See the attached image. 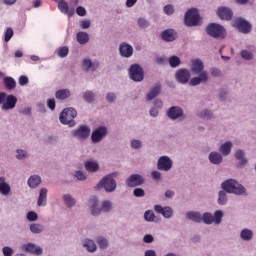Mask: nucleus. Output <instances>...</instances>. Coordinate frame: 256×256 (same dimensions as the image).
Instances as JSON below:
<instances>
[{
  "label": "nucleus",
  "mask_w": 256,
  "mask_h": 256,
  "mask_svg": "<svg viewBox=\"0 0 256 256\" xmlns=\"http://www.w3.org/2000/svg\"><path fill=\"white\" fill-rule=\"evenodd\" d=\"M235 157L240 161L239 165H247V158H245V152L243 150L236 151Z\"/></svg>",
  "instance_id": "39"
},
{
  "label": "nucleus",
  "mask_w": 256,
  "mask_h": 256,
  "mask_svg": "<svg viewBox=\"0 0 256 256\" xmlns=\"http://www.w3.org/2000/svg\"><path fill=\"white\" fill-rule=\"evenodd\" d=\"M231 147H233V143L231 141L225 142L224 144L220 145L219 151L227 157L231 153Z\"/></svg>",
  "instance_id": "35"
},
{
  "label": "nucleus",
  "mask_w": 256,
  "mask_h": 256,
  "mask_svg": "<svg viewBox=\"0 0 256 256\" xmlns=\"http://www.w3.org/2000/svg\"><path fill=\"white\" fill-rule=\"evenodd\" d=\"M0 193L2 195H9L11 193V186L5 182L4 177H0Z\"/></svg>",
  "instance_id": "33"
},
{
  "label": "nucleus",
  "mask_w": 256,
  "mask_h": 256,
  "mask_svg": "<svg viewBox=\"0 0 256 256\" xmlns=\"http://www.w3.org/2000/svg\"><path fill=\"white\" fill-rule=\"evenodd\" d=\"M13 35H14L13 28L11 27L6 28L4 32L5 43H9V41H11V39L13 38Z\"/></svg>",
  "instance_id": "46"
},
{
  "label": "nucleus",
  "mask_w": 256,
  "mask_h": 256,
  "mask_svg": "<svg viewBox=\"0 0 256 256\" xmlns=\"http://www.w3.org/2000/svg\"><path fill=\"white\" fill-rule=\"evenodd\" d=\"M198 117H201V119H205L206 121H211V119H215V114L213 113V110L203 109L198 112Z\"/></svg>",
  "instance_id": "29"
},
{
  "label": "nucleus",
  "mask_w": 256,
  "mask_h": 256,
  "mask_svg": "<svg viewBox=\"0 0 256 256\" xmlns=\"http://www.w3.org/2000/svg\"><path fill=\"white\" fill-rule=\"evenodd\" d=\"M187 219L194 221L195 223H201L202 217L199 212H187L186 214Z\"/></svg>",
  "instance_id": "37"
},
{
  "label": "nucleus",
  "mask_w": 256,
  "mask_h": 256,
  "mask_svg": "<svg viewBox=\"0 0 256 256\" xmlns=\"http://www.w3.org/2000/svg\"><path fill=\"white\" fill-rule=\"evenodd\" d=\"M64 202L67 207H73L75 205V198L69 194L64 195Z\"/></svg>",
  "instance_id": "49"
},
{
  "label": "nucleus",
  "mask_w": 256,
  "mask_h": 256,
  "mask_svg": "<svg viewBox=\"0 0 256 256\" xmlns=\"http://www.w3.org/2000/svg\"><path fill=\"white\" fill-rule=\"evenodd\" d=\"M18 83L21 87H25L29 83V77L22 75L18 78Z\"/></svg>",
  "instance_id": "54"
},
{
  "label": "nucleus",
  "mask_w": 256,
  "mask_h": 256,
  "mask_svg": "<svg viewBox=\"0 0 256 256\" xmlns=\"http://www.w3.org/2000/svg\"><path fill=\"white\" fill-rule=\"evenodd\" d=\"M55 97H56V99H58V101H65V99H69V97H71V90L60 89V90L56 91Z\"/></svg>",
  "instance_id": "26"
},
{
  "label": "nucleus",
  "mask_w": 256,
  "mask_h": 256,
  "mask_svg": "<svg viewBox=\"0 0 256 256\" xmlns=\"http://www.w3.org/2000/svg\"><path fill=\"white\" fill-rule=\"evenodd\" d=\"M221 187L226 193H234V195H243L245 193V187L234 179L226 180L222 183Z\"/></svg>",
  "instance_id": "3"
},
{
  "label": "nucleus",
  "mask_w": 256,
  "mask_h": 256,
  "mask_svg": "<svg viewBox=\"0 0 256 256\" xmlns=\"http://www.w3.org/2000/svg\"><path fill=\"white\" fill-rule=\"evenodd\" d=\"M219 198H218V204L219 205H225V203H227V193L225 192V190H221L219 192Z\"/></svg>",
  "instance_id": "50"
},
{
  "label": "nucleus",
  "mask_w": 256,
  "mask_h": 256,
  "mask_svg": "<svg viewBox=\"0 0 256 256\" xmlns=\"http://www.w3.org/2000/svg\"><path fill=\"white\" fill-rule=\"evenodd\" d=\"M128 75L135 83H141L145 79V72L139 64H132L128 69Z\"/></svg>",
  "instance_id": "6"
},
{
  "label": "nucleus",
  "mask_w": 256,
  "mask_h": 256,
  "mask_svg": "<svg viewBox=\"0 0 256 256\" xmlns=\"http://www.w3.org/2000/svg\"><path fill=\"white\" fill-rule=\"evenodd\" d=\"M58 9L60 13L67 15V17H73L75 15V9H69V3H67L65 0H60L58 2Z\"/></svg>",
  "instance_id": "19"
},
{
  "label": "nucleus",
  "mask_w": 256,
  "mask_h": 256,
  "mask_svg": "<svg viewBox=\"0 0 256 256\" xmlns=\"http://www.w3.org/2000/svg\"><path fill=\"white\" fill-rule=\"evenodd\" d=\"M90 203H91V213L94 217H97L99 215H101V211H105V213H109V210L111 209L112 205H111V202L109 201H104L102 203V207L101 209H98L97 208V205L99 203V200H97V197H92L90 199Z\"/></svg>",
  "instance_id": "8"
},
{
  "label": "nucleus",
  "mask_w": 256,
  "mask_h": 256,
  "mask_svg": "<svg viewBox=\"0 0 256 256\" xmlns=\"http://www.w3.org/2000/svg\"><path fill=\"white\" fill-rule=\"evenodd\" d=\"M141 146H142L141 141H139V140H132L131 141L132 149H141Z\"/></svg>",
  "instance_id": "62"
},
{
  "label": "nucleus",
  "mask_w": 256,
  "mask_h": 256,
  "mask_svg": "<svg viewBox=\"0 0 256 256\" xmlns=\"http://www.w3.org/2000/svg\"><path fill=\"white\" fill-rule=\"evenodd\" d=\"M99 60L93 59L89 56L82 58L81 60V69L84 73H95L100 67Z\"/></svg>",
  "instance_id": "5"
},
{
  "label": "nucleus",
  "mask_w": 256,
  "mask_h": 256,
  "mask_svg": "<svg viewBox=\"0 0 256 256\" xmlns=\"http://www.w3.org/2000/svg\"><path fill=\"white\" fill-rule=\"evenodd\" d=\"M159 93H161V86L155 85L153 88L150 89V91L146 95L147 101H153V99H155V97H157Z\"/></svg>",
  "instance_id": "28"
},
{
  "label": "nucleus",
  "mask_w": 256,
  "mask_h": 256,
  "mask_svg": "<svg viewBox=\"0 0 256 256\" xmlns=\"http://www.w3.org/2000/svg\"><path fill=\"white\" fill-rule=\"evenodd\" d=\"M209 161L213 163V165H219L223 161V156L218 152H211L209 154Z\"/></svg>",
  "instance_id": "34"
},
{
  "label": "nucleus",
  "mask_w": 256,
  "mask_h": 256,
  "mask_svg": "<svg viewBox=\"0 0 256 256\" xmlns=\"http://www.w3.org/2000/svg\"><path fill=\"white\" fill-rule=\"evenodd\" d=\"M151 176L155 181H161V172L152 171Z\"/></svg>",
  "instance_id": "63"
},
{
  "label": "nucleus",
  "mask_w": 256,
  "mask_h": 256,
  "mask_svg": "<svg viewBox=\"0 0 256 256\" xmlns=\"http://www.w3.org/2000/svg\"><path fill=\"white\" fill-rule=\"evenodd\" d=\"M107 135V129H96L93 131L91 139L93 143H99Z\"/></svg>",
  "instance_id": "24"
},
{
  "label": "nucleus",
  "mask_w": 256,
  "mask_h": 256,
  "mask_svg": "<svg viewBox=\"0 0 256 256\" xmlns=\"http://www.w3.org/2000/svg\"><path fill=\"white\" fill-rule=\"evenodd\" d=\"M150 117H158L159 116V108L152 107L149 111Z\"/></svg>",
  "instance_id": "64"
},
{
  "label": "nucleus",
  "mask_w": 256,
  "mask_h": 256,
  "mask_svg": "<svg viewBox=\"0 0 256 256\" xmlns=\"http://www.w3.org/2000/svg\"><path fill=\"white\" fill-rule=\"evenodd\" d=\"M81 29H89L91 27V20L83 19L80 20Z\"/></svg>",
  "instance_id": "57"
},
{
  "label": "nucleus",
  "mask_w": 256,
  "mask_h": 256,
  "mask_svg": "<svg viewBox=\"0 0 256 256\" xmlns=\"http://www.w3.org/2000/svg\"><path fill=\"white\" fill-rule=\"evenodd\" d=\"M161 38L163 41L171 43V41H175L177 39V32L173 29H167L161 32Z\"/></svg>",
  "instance_id": "21"
},
{
  "label": "nucleus",
  "mask_w": 256,
  "mask_h": 256,
  "mask_svg": "<svg viewBox=\"0 0 256 256\" xmlns=\"http://www.w3.org/2000/svg\"><path fill=\"white\" fill-rule=\"evenodd\" d=\"M202 221L206 223V225H211L213 223V214L206 212L203 214Z\"/></svg>",
  "instance_id": "51"
},
{
  "label": "nucleus",
  "mask_w": 256,
  "mask_h": 256,
  "mask_svg": "<svg viewBox=\"0 0 256 256\" xmlns=\"http://www.w3.org/2000/svg\"><path fill=\"white\" fill-rule=\"evenodd\" d=\"M144 219H145V221H148L149 223L155 221V219H156L155 212H153V210H147L144 213Z\"/></svg>",
  "instance_id": "47"
},
{
  "label": "nucleus",
  "mask_w": 256,
  "mask_h": 256,
  "mask_svg": "<svg viewBox=\"0 0 256 256\" xmlns=\"http://www.w3.org/2000/svg\"><path fill=\"white\" fill-rule=\"evenodd\" d=\"M107 103H115L117 101V94L114 92H109L106 94Z\"/></svg>",
  "instance_id": "53"
},
{
  "label": "nucleus",
  "mask_w": 256,
  "mask_h": 256,
  "mask_svg": "<svg viewBox=\"0 0 256 256\" xmlns=\"http://www.w3.org/2000/svg\"><path fill=\"white\" fill-rule=\"evenodd\" d=\"M97 243H98L100 249H107V247L109 246V242L107 241V239H105L103 237H99L97 239Z\"/></svg>",
  "instance_id": "52"
},
{
  "label": "nucleus",
  "mask_w": 256,
  "mask_h": 256,
  "mask_svg": "<svg viewBox=\"0 0 256 256\" xmlns=\"http://www.w3.org/2000/svg\"><path fill=\"white\" fill-rule=\"evenodd\" d=\"M217 15L219 19H222L224 21H231L233 19V10L229 7H219L217 9Z\"/></svg>",
  "instance_id": "17"
},
{
  "label": "nucleus",
  "mask_w": 256,
  "mask_h": 256,
  "mask_svg": "<svg viewBox=\"0 0 256 256\" xmlns=\"http://www.w3.org/2000/svg\"><path fill=\"white\" fill-rule=\"evenodd\" d=\"M154 211L156 213H160L165 217V219H170V217H173V209L171 207H162L161 205H155L154 206Z\"/></svg>",
  "instance_id": "20"
},
{
  "label": "nucleus",
  "mask_w": 256,
  "mask_h": 256,
  "mask_svg": "<svg viewBox=\"0 0 256 256\" xmlns=\"http://www.w3.org/2000/svg\"><path fill=\"white\" fill-rule=\"evenodd\" d=\"M163 13L171 17L175 13V6L173 4H167L163 7Z\"/></svg>",
  "instance_id": "43"
},
{
  "label": "nucleus",
  "mask_w": 256,
  "mask_h": 256,
  "mask_svg": "<svg viewBox=\"0 0 256 256\" xmlns=\"http://www.w3.org/2000/svg\"><path fill=\"white\" fill-rule=\"evenodd\" d=\"M166 115L172 121H177V119H185V113L183 112V108L179 106H172L170 107Z\"/></svg>",
  "instance_id": "13"
},
{
  "label": "nucleus",
  "mask_w": 256,
  "mask_h": 256,
  "mask_svg": "<svg viewBox=\"0 0 256 256\" xmlns=\"http://www.w3.org/2000/svg\"><path fill=\"white\" fill-rule=\"evenodd\" d=\"M44 227L41 224H31L30 231L34 234L43 233Z\"/></svg>",
  "instance_id": "44"
},
{
  "label": "nucleus",
  "mask_w": 256,
  "mask_h": 256,
  "mask_svg": "<svg viewBox=\"0 0 256 256\" xmlns=\"http://www.w3.org/2000/svg\"><path fill=\"white\" fill-rule=\"evenodd\" d=\"M168 61L170 67H172L173 69H176V67H179V65H181V58H179L178 56H171Z\"/></svg>",
  "instance_id": "42"
},
{
  "label": "nucleus",
  "mask_w": 256,
  "mask_h": 256,
  "mask_svg": "<svg viewBox=\"0 0 256 256\" xmlns=\"http://www.w3.org/2000/svg\"><path fill=\"white\" fill-rule=\"evenodd\" d=\"M28 185L31 189H36V187H39L41 185V176L39 175H32L28 179Z\"/></svg>",
  "instance_id": "32"
},
{
  "label": "nucleus",
  "mask_w": 256,
  "mask_h": 256,
  "mask_svg": "<svg viewBox=\"0 0 256 256\" xmlns=\"http://www.w3.org/2000/svg\"><path fill=\"white\" fill-rule=\"evenodd\" d=\"M84 247H86V249L90 253H93V252L97 251V244H95V242L93 240H86L84 242Z\"/></svg>",
  "instance_id": "41"
},
{
  "label": "nucleus",
  "mask_w": 256,
  "mask_h": 256,
  "mask_svg": "<svg viewBox=\"0 0 256 256\" xmlns=\"http://www.w3.org/2000/svg\"><path fill=\"white\" fill-rule=\"evenodd\" d=\"M57 55L61 59H64V57H67L69 55V47L64 46V47L58 48Z\"/></svg>",
  "instance_id": "45"
},
{
  "label": "nucleus",
  "mask_w": 256,
  "mask_h": 256,
  "mask_svg": "<svg viewBox=\"0 0 256 256\" xmlns=\"http://www.w3.org/2000/svg\"><path fill=\"white\" fill-rule=\"evenodd\" d=\"M17 106V97L15 95H8L6 97V101L1 106L2 111H13V109Z\"/></svg>",
  "instance_id": "16"
},
{
  "label": "nucleus",
  "mask_w": 256,
  "mask_h": 256,
  "mask_svg": "<svg viewBox=\"0 0 256 256\" xmlns=\"http://www.w3.org/2000/svg\"><path fill=\"white\" fill-rule=\"evenodd\" d=\"M84 167L86 171L90 173H96V171H99V164L92 160H88L84 162Z\"/></svg>",
  "instance_id": "27"
},
{
  "label": "nucleus",
  "mask_w": 256,
  "mask_h": 256,
  "mask_svg": "<svg viewBox=\"0 0 256 256\" xmlns=\"http://www.w3.org/2000/svg\"><path fill=\"white\" fill-rule=\"evenodd\" d=\"M240 57L243 61H253L255 59V47L247 46L240 51Z\"/></svg>",
  "instance_id": "18"
},
{
  "label": "nucleus",
  "mask_w": 256,
  "mask_h": 256,
  "mask_svg": "<svg viewBox=\"0 0 256 256\" xmlns=\"http://www.w3.org/2000/svg\"><path fill=\"white\" fill-rule=\"evenodd\" d=\"M134 197H145V190L142 188H136L133 191Z\"/></svg>",
  "instance_id": "58"
},
{
  "label": "nucleus",
  "mask_w": 256,
  "mask_h": 256,
  "mask_svg": "<svg viewBox=\"0 0 256 256\" xmlns=\"http://www.w3.org/2000/svg\"><path fill=\"white\" fill-rule=\"evenodd\" d=\"M184 23L186 27H197L201 24V16L199 10L192 8L189 9L184 16Z\"/></svg>",
  "instance_id": "4"
},
{
  "label": "nucleus",
  "mask_w": 256,
  "mask_h": 256,
  "mask_svg": "<svg viewBox=\"0 0 256 256\" xmlns=\"http://www.w3.org/2000/svg\"><path fill=\"white\" fill-rule=\"evenodd\" d=\"M233 27H235L240 33H244L247 35V33H251V23L247 21L245 18H236L233 21Z\"/></svg>",
  "instance_id": "11"
},
{
  "label": "nucleus",
  "mask_w": 256,
  "mask_h": 256,
  "mask_svg": "<svg viewBox=\"0 0 256 256\" xmlns=\"http://www.w3.org/2000/svg\"><path fill=\"white\" fill-rule=\"evenodd\" d=\"M206 33L214 39H224L225 38V28L217 23H211L206 27Z\"/></svg>",
  "instance_id": "9"
},
{
  "label": "nucleus",
  "mask_w": 256,
  "mask_h": 256,
  "mask_svg": "<svg viewBox=\"0 0 256 256\" xmlns=\"http://www.w3.org/2000/svg\"><path fill=\"white\" fill-rule=\"evenodd\" d=\"M118 52L123 59H131L133 53H135V49L129 42H122L118 46Z\"/></svg>",
  "instance_id": "12"
},
{
  "label": "nucleus",
  "mask_w": 256,
  "mask_h": 256,
  "mask_svg": "<svg viewBox=\"0 0 256 256\" xmlns=\"http://www.w3.org/2000/svg\"><path fill=\"white\" fill-rule=\"evenodd\" d=\"M91 135V130L89 129H78L73 131V136L77 139H87Z\"/></svg>",
  "instance_id": "30"
},
{
  "label": "nucleus",
  "mask_w": 256,
  "mask_h": 256,
  "mask_svg": "<svg viewBox=\"0 0 256 256\" xmlns=\"http://www.w3.org/2000/svg\"><path fill=\"white\" fill-rule=\"evenodd\" d=\"M27 219H28V221H37V219H38L37 213H35L33 211L28 212Z\"/></svg>",
  "instance_id": "61"
},
{
  "label": "nucleus",
  "mask_w": 256,
  "mask_h": 256,
  "mask_svg": "<svg viewBox=\"0 0 256 256\" xmlns=\"http://www.w3.org/2000/svg\"><path fill=\"white\" fill-rule=\"evenodd\" d=\"M218 96H219L220 101H225V99H227V90L220 89L218 92Z\"/></svg>",
  "instance_id": "60"
},
{
  "label": "nucleus",
  "mask_w": 256,
  "mask_h": 256,
  "mask_svg": "<svg viewBox=\"0 0 256 256\" xmlns=\"http://www.w3.org/2000/svg\"><path fill=\"white\" fill-rule=\"evenodd\" d=\"M75 117H77V110L75 108H65L59 115V121L62 125L75 127Z\"/></svg>",
  "instance_id": "2"
},
{
  "label": "nucleus",
  "mask_w": 256,
  "mask_h": 256,
  "mask_svg": "<svg viewBox=\"0 0 256 256\" xmlns=\"http://www.w3.org/2000/svg\"><path fill=\"white\" fill-rule=\"evenodd\" d=\"M37 205L38 207H43L47 205V188H42L40 190Z\"/></svg>",
  "instance_id": "31"
},
{
  "label": "nucleus",
  "mask_w": 256,
  "mask_h": 256,
  "mask_svg": "<svg viewBox=\"0 0 256 256\" xmlns=\"http://www.w3.org/2000/svg\"><path fill=\"white\" fill-rule=\"evenodd\" d=\"M74 177H76V179H78V181H85L87 179V175L85 173H83V171H81V170L76 171L74 174Z\"/></svg>",
  "instance_id": "55"
},
{
  "label": "nucleus",
  "mask_w": 256,
  "mask_h": 256,
  "mask_svg": "<svg viewBox=\"0 0 256 256\" xmlns=\"http://www.w3.org/2000/svg\"><path fill=\"white\" fill-rule=\"evenodd\" d=\"M76 41L79 45H87L89 43V33L80 31L76 34Z\"/></svg>",
  "instance_id": "25"
},
{
  "label": "nucleus",
  "mask_w": 256,
  "mask_h": 256,
  "mask_svg": "<svg viewBox=\"0 0 256 256\" xmlns=\"http://www.w3.org/2000/svg\"><path fill=\"white\" fill-rule=\"evenodd\" d=\"M190 72L193 75L190 82V87H197L203 83L209 82V72L205 69V63L199 58H193L189 62Z\"/></svg>",
  "instance_id": "1"
},
{
  "label": "nucleus",
  "mask_w": 256,
  "mask_h": 256,
  "mask_svg": "<svg viewBox=\"0 0 256 256\" xmlns=\"http://www.w3.org/2000/svg\"><path fill=\"white\" fill-rule=\"evenodd\" d=\"M240 237L243 241H251L253 239V230L243 229L240 233Z\"/></svg>",
  "instance_id": "38"
},
{
  "label": "nucleus",
  "mask_w": 256,
  "mask_h": 256,
  "mask_svg": "<svg viewBox=\"0 0 256 256\" xmlns=\"http://www.w3.org/2000/svg\"><path fill=\"white\" fill-rule=\"evenodd\" d=\"M23 249L24 251H26L27 253H31L32 255H41L43 253V249L33 243L24 244Z\"/></svg>",
  "instance_id": "22"
},
{
  "label": "nucleus",
  "mask_w": 256,
  "mask_h": 256,
  "mask_svg": "<svg viewBox=\"0 0 256 256\" xmlns=\"http://www.w3.org/2000/svg\"><path fill=\"white\" fill-rule=\"evenodd\" d=\"M175 79L180 85H191V70L187 68H180L175 72Z\"/></svg>",
  "instance_id": "10"
},
{
  "label": "nucleus",
  "mask_w": 256,
  "mask_h": 256,
  "mask_svg": "<svg viewBox=\"0 0 256 256\" xmlns=\"http://www.w3.org/2000/svg\"><path fill=\"white\" fill-rule=\"evenodd\" d=\"M137 25L140 29H147V27H151V22H149L145 17H140L137 20Z\"/></svg>",
  "instance_id": "40"
},
{
  "label": "nucleus",
  "mask_w": 256,
  "mask_h": 256,
  "mask_svg": "<svg viewBox=\"0 0 256 256\" xmlns=\"http://www.w3.org/2000/svg\"><path fill=\"white\" fill-rule=\"evenodd\" d=\"M222 219H223V211L217 210L213 216V223H215L216 225H219V223H221Z\"/></svg>",
  "instance_id": "48"
},
{
  "label": "nucleus",
  "mask_w": 256,
  "mask_h": 256,
  "mask_svg": "<svg viewBox=\"0 0 256 256\" xmlns=\"http://www.w3.org/2000/svg\"><path fill=\"white\" fill-rule=\"evenodd\" d=\"M2 253L4 256H13V250L11 247L9 246H5L3 249H2Z\"/></svg>",
  "instance_id": "59"
},
{
  "label": "nucleus",
  "mask_w": 256,
  "mask_h": 256,
  "mask_svg": "<svg viewBox=\"0 0 256 256\" xmlns=\"http://www.w3.org/2000/svg\"><path fill=\"white\" fill-rule=\"evenodd\" d=\"M82 98L86 103H93L95 101V92L87 90L82 93Z\"/></svg>",
  "instance_id": "36"
},
{
  "label": "nucleus",
  "mask_w": 256,
  "mask_h": 256,
  "mask_svg": "<svg viewBox=\"0 0 256 256\" xmlns=\"http://www.w3.org/2000/svg\"><path fill=\"white\" fill-rule=\"evenodd\" d=\"M76 13L79 15V17H85L87 15V9L83 6H78L76 8Z\"/></svg>",
  "instance_id": "56"
},
{
  "label": "nucleus",
  "mask_w": 256,
  "mask_h": 256,
  "mask_svg": "<svg viewBox=\"0 0 256 256\" xmlns=\"http://www.w3.org/2000/svg\"><path fill=\"white\" fill-rule=\"evenodd\" d=\"M173 167V160L168 156H162L158 159L157 169L159 171H171Z\"/></svg>",
  "instance_id": "14"
},
{
  "label": "nucleus",
  "mask_w": 256,
  "mask_h": 256,
  "mask_svg": "<svg viewBox=\"0 0 256 256\" xmlns=\"http://www.w3.org/2000/svg\"><path fill=\"white\" fill-rule=\"evenodd\" d=\"M145 183V178L139 174H132L126 179L127 187H140Z\"/></svg>",
  "instance_id": "15"
},
{
  "label": "nucleus",
  "mask_w": 256,
  "mask_h": 256,
  "mask_svg": "<svg viewBox=\"0 0 256 256\" xmlns=\"http://www.w3.org/2000/svg\"><path fill=\"white\" fill-rule=\"evenodd\" d=\"M96 187L97 189H101V187H104L107 193H113V191L117 189V182L115 181V179H113V174H108L99 181Z\"/></svg>",
  "instance_id": "7"
},
{
  "label": "nucleus",
  "mask_w": 256,
  "mask_h": 256,
  "mask_svg": "<svg viewBox=\"0 0 256 256\" xmlns=\"http://www.w3.org/2000/svg\"><path fill=\"white\" fill-rule=\"evenodd\" d=\"M3 84L7 91H13L17 87V81L11 76H4Z\"/></svg>",
  "instance_id": "23"
}]
</instances>
